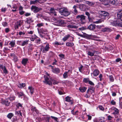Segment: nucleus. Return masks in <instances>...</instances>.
<instances>
[{
	"instance_id": "obj_1",
	"label": "nucleus",
	"mask_w": 122,
	"mask_h": 122,
	"mask_svg": "<svg viewBox=\"0 0 122 122\" xmlns=\"http://www.w3.org/2000/svg\"><path fill=\"white\" fill-rule=\"evenodd\" d=\"M37 29L40 37L43 38L44 37V38H46L47 39H50L49 36L47 35L48 30H47L42 28H38Z\"/></svg>"
},
{
	"instance_id": "obj_2",
	"label": "nucleus",
	"mask_w": 122,
	"mask_h": 122,
	"mask_svg": "<svg viewBox=\"0 0 122 122\" xmlns=\"http://www.w3.org/2000/svg\"><path fill=\"white\" fill-rule=\"evenodd\" d=\"M44 77L45 78V81H43L44 83L49 85L51 86L52 84H57L58 82L55 80L52 79H49L47 76L44 75Z\"/></svg>"
},
{
	"instance_id": "obj_3",
	"label": "nucleus",
	"mask_w": 122,
	"mask_h": 122,
	"mask_svg": "<svg viewBox=\"0 0 122 122\" xmlns=\"http://www.w3.org/2000/svg\"><path fill=\"white\" fill-rule=\"evenodd\" d=\"M48 44H47L45 47L43 46H40V50L42 51L43 53H46L47 52L49 51L50 47Z\"/></svg>"
},
{
	"instance_id": "obj_4",
	"label": "nucleus",
	"mask_w": 122,
	"mask_h": 122,
	"mask_svg": "<svg viewBox=\"0 0 122 122\" xmlns=\"http://www.w3.org/2000/svg\"><path fill=\"white\" fill-rule=\"evenodd\" d=\"M61 15L66 16L70 15L71 13L66 8L64 7L61 8Z\"/></svg>"
},
{
	"instance_id": "obj_5",
	"label": "nucleus",
	"mask_w": 122,
	"mask_h": 122,
	"mask_svg": "<svg viewBox=\"0 0 122 122\" xmlns=\"http://www.w3.org/2000/svg\"><path fill=\"white\" fill-rule=\"evenodd\" d=\"M101 14L102 16V19H108L109 18V14L107 12L105 11H101Z\"/></svg>"
},
{
	"instance_id": "obj_6",
	"label": "nucleus",
	"mask_w": 122,
	"mask_h": 122,
	"mask_svg": "<svg viewBox=\"0 0 122 122\" xmlns=\"http://www.w3.org/2000/svg\"><path fill=\"white\" fill-rule=\"evenodd\" d=\"M76 18L80 20L82 24L85 23V16L83 15H78L76 16Z\"/></svg>"
},
{
	"instance_id": "obj_7",
	"label": "nucleus",
	"mask_w": 122,
	"mask_h": 122,
	"mask_svg": "<svg viewBox=\"0 0 122 122\" xmlns=\"http://www.w3.org/2000/svg\"><path fill=\"white\" fill-rule=\"evenodd\" d=\"M31 10L34 13H36L41 10L42 9L41 8H39L36 5H32L31 8Z\"/></svg>"
},
{
	"instance_id": "obj_8",
	"label": "nucleus",
	"mask_w": 122,
	"mask_h": 122,
	"mask_svg": "<svg viewBox=\"0 0 122 122\" xmlns=\"http://www.w3.org/2000/svg\"><path fill=\"white\" fill-rule=\"evenodd\" d=\"M117 18H116L114 20H116L115 23L117 24V23L119 20L122 21V10L121 11V12L120 14H118L117 15Z\"/></svg>"
},
{
	"instance_id": "obj_9",
	"label": "nucleus",
	"mask_w": 122,
	"mask_h": 122,
	"mask_svg": "<svg viewBox=\"0 0 122 122\" xmlns=\"http://www.w3.org/2000/svg\"><path fill=\"white\" fill-rule=\"evenodd\" d=\"M29 41L28 40H26L22 41H18V44L22 46H24L28 44Z\"/></svg>"
},
{
	"instance_id": "obj_10",
	"label": "nucleus",
	"mask_w": 122,
	"mask_h": 122,
	"mask_svg": "<svg viewBox=\"0 0 122 122\" xmlns=\"http://www.w3.org/2000/svg\"><path fill=\"white\" fill-rule=\"evenodd\" d=\"M89 21L90 22H93V23L98 24L100 23L103 21V20L102 19H99L98 20L96 21H93L92 19L90 17L88 18Z\"/></svg>"
},
{
	"instance_id": "obj_11",
	"label": "nucleus",
	"mask_w": 122,
	"mask_h": 122,
	"mask_svg": "<svg viewBox=\"0 0 122 122\" xmlns=\"http://www.w3.org/2000/svg\"><path fill=\"white\" fill-rule=\"evenodd\" d=\"M23 22V21L21 20L17 21L15 24L14 27L15 29L16 30L18 29L19 27H20L22 25Z\"/></svg>"
},
{
	"instance_id": "obj_12",
	"label": "nucleus",
	"mask_w": 122,
	"mask_h": 122,
	"mask_svg": "<svg viewBox=\"0 0 122 122\" xmlns=\"http://www.w3.org/2000/svg\"><path fill=\"white\" fill-rule=\"evenodd\" d=\"M70 37H71V40L70 41H73L74 40L73 37L71 36L69 34H68L66 35L65 37L63 38L62 39V40L64 41H65Z\"/></svg>"
},
{
	"instance_id": "obj_13",
	"label": "nucleus",
	"mask_w": 122,
	"mask_h": 122,
	"mask_svg": "<svg viewBox=\"0 0 122 122\" xmlns=\"http://www.w3.org/2000/svg\"><path fill=\"white\" fill-rule=\"evenodd\" d=\"M34 20L31 18L28 17L26 18V20L25 21L26 22L27 24H29V26L28 27V28H30V23H31Z\"/></svg>"
},
{
	"instance_id": "obj_14",
	"label": "nucleus",
	"mask_w": 122,
	"mask_h": 122,
	"mask_svg": "<svg viewBox=\"0 0 122 122\" xmlns=\"http://www.w3.org/2000/svg\"><path fill=\"white\" fill-rule=\"evenodd\" d=\"M120 21H121L119 20L117 23V24H116L115 23V22H116V20H113L111 22L113 25L116 26V25H118L119 26L122 27V22H120Z\"/></svg>"
},
{
	"instance_id": "obj_15",
	"label": "nucleus",
	"mask_w": 122,
	"mask_h": 122,
	"mask_svg": "<svg viewBox=\"0 0 122 122\" xmlns=\"http://www.w3.org/2000/svg\"><path fill=\"white\" fill-rule=\"evenodd\" d=\"M8 99H6L5 100H2V103L3 104H5L6 106H9L10 102L8 101Z\"/></svg>"
},
{
	"instance_id": "obj_16",
	"label": "nucleus",
	"mask_w": 122,
	"mask_h": 122,
	"mask_svg": "<svg viewBox=\"0 0 122 122\" xmlns=\"http://www.w3.org/2000/svg\"><path fill=\"white\" fill-rule=\"evenodd\" d=\"M50 12L49 14L50 15L54 14L55 16L56 15V14L55 12V10L53 8H51L49 10Z\"/></svg>"
},
{
	"instance_id": "obj_17",
	"label": "nucleus",
	"mask_w": 122,
	"mask_h": 122,
	"mask_svg": "<svg viewBox=\"0 0 122 122\" xmlns=\"http://www.w3.org/2000/svg\"><path fill=\"white\" fill-rule=\"evenodd\" d=\"M71 98L69 96H67L66 97V101L70 102L71 104H72L73 103V101L71 99Z\"/></svg>"
},
{
	"instance_id": "obj_18",
	"label": "nucleus",
	"mask_w": 122,
	"mask_h": 122,
	"mask_svg": "<svg viewBox=\"0 0 122 122\" xmlns=\"http://www.w3.org/2000/svg\"><path fill=\"white\" fill-rule=\"evenodd\" d=\"M52 68V71L54 73H58L60 71V70L58 68H53V67L51 65L49 66Z\"/></svg>"
},
{
	"instance_id": "obj_19",
	"label": "nucleus",
	"mask_w": 122,
	"mask_h": 122,
	"mask_svg": "<svg viewBox=\"0 0 122 122\" xmlns=\"http://www.w3.org/2000/svg\"><path fill=\"white\" fill-rule=\"evenodd\" d=\"M96 27V25L93 24H91L88 27V28L90 30H92L94 29Z\"/></svg>"
},
{
	"instance_id": "obj_20",
	"label": "nucleus",
	"mask_w": 122,
	"mask_h": 122,
	"mask_svg": "<svg viewBox=\"0 0 122 122\" xmlns=\"http://www.w3.org/2000/svg\"><path fill=\"white\" fill-rule=\"evenodd\" d=\"M28 59L26 58H23L22 59L21 63L24 66H25L28 61Z\"/></svg>"
},
{
	"instance_id": "obj_21",
	"label": "nucleus",
	"mask_w": 122,
	"mask_h": 122,
	"mask_svg": "<svg viewBox=\"0 0 122 122\" xmlns=\"http://www.w3.org/2000/svg\"><path fill=\"white\" fill-rule=\"evenodd\" d=\"M87 89V88L85 87H80L79 89L80 91L81 92H85Z\"/></svg>"
},
{
	"instance_id": "obj_22",
	"label": "nucleus",
	"mask_w": 122,
	"mask_h": 122,
	"mask_svg": "<svg viewBox=\"0 0 122 122\" xmlns=\"http://www.w3.org/2000/svg\"><path fill=\"white\" fill-rule=\"evenodd\" d=\"M68 72H69L70 74H71L72 73V71L69 70L67 72H65L63 75V77L64 78H65L68 77Z\"/></svg>"
},
{
	"instance_id": "obj_23",
	"label": "nucleus",
	"mask_w": 122,
	"mask_h": 122,
	"mask_svg": "<svg viewBox=\"0 0 122 122\" xmlns=\"http://www.w3.org/2000/svg\"><path fill=\"white\" fill-rule=\"evenodd\" d=\"M99 73V71L97 70H95L93 73V74L94 76H97L98 75Z\"/></svg>"
},
{
	"instance_id": "obj_24",
	"label": "nucleus",
	"mask_w": 122,
	"mask_h": 122,
	"mask_svg": "<svg viewBox=\"0 0 122 122\" xmlns=\"http://www.w3.org/2000/svg\"><path fill=\"white\" fill-rule=\"evenodd\" d=\"M40 1V0H35V1L31 0L30 1V4H36L37 3H39Z\"/></svg>"
},
{
	"instance_id": "obj_25",
	"label": "nucleus",
	"mask_w": 122,
	"mask_h": 122,
	"mask_svg": "<svg viewBox=\"0 0 122 122\" xmlns=\"http://www.w3.org/2000/svg\"><path fill=\"white\" fill-rule=\"evenodd\" d=\"M9 45H10L11 47H13L15 45V41H12L10 42Z\"/></svg>"
},
{
	"instance_id": "obj_26",
	"label": "nucleus",
	"mask_w": 122,
	"mask_h": 122,
	"mask_svg": "<svg viewBox=\"0 0 122 122\" xmlns=\"http://www.w3.org/2000/svg\"><path fill=\"white\" fill-rule=\"evenodd\" d=\"M111 31V30L110 28H105L102 29V31L105 32H110Z\"/></svg>"
},
{
	"instance_id": "obj_27",
	"label": "nucleus",
	"mask_w": 122,
	"mask_h": 122,
	"mask_svg": "<svg viewBox=\"0 0 122 122\" xmlns=\"http://www.w3.org/2000/svg\"><path fill=\"white\" fill-rule=\"evenodd\" d=\"M67 27L69 28H71L76 29L78 28L79 26H77L75 25H68Z\"/></svg>"
},
{
	"instance_id": "obj_28",
	"label": "nucleus",
	"mask_w": 122,
	"mask_h": 122,
	"mask_svg": "<svg viewBox=\"0 0 122 122\" xmlns=\"http://www.w3.org/2000/svg\"><path fill=\"white\" fill-rule=\"evenodd\" d=\"M17 94L19 97H20L21 96H25V94L23 92H18L17 93Z\"/></svg>"
},
{
	"instance_id": "obj_29",
	"label": "nucleus",
	"mask_w": 122,
	"mask_h": 122,
	"mask_svg": "<svg viewBox=\"0 0 122 122\" xmlns=\"http://www.w3.org/2000/svg\"><path fill=\"white\" fill-rule=\"evenodd\" d=\"M66 45L68 46L72 47L74 45V44L72 42H67L66 44Z\"/></svg>"
},
{
	"instance_id": "obj_30",
	"label": "nucleus",
	"mask_w": 122,
	"mask_h": 122,
	"mask_svg": "<svg viewBox=\"0 0 122 122\" xmlns=\"http://www.w3.org/2000/svg\"><path fill=\"white\" fill-rule=\"evenodd\" d=\"M28 89L30 90L31 94H33L34 91V88L32 86H29L28 87Z\"/></svg>"
},
{
	"instance_id": "obj_31",
	"label": "nucleus",
	"mask_w": 122,
	"mask_h": 122,
	"mask_svg": "<svg viewBox=\"0 0 122 122\" xmlns=\"http://www.w3.org/2000/svg\"><path fill=\"white\" fill-rule=\"evenodd\" d=\"M13 116V114L12 113H10L8 114L7 116V117L10 119H11Z\"/></svg>"
},
{
	"instance_id": "obj_32",
	"label": "nucleus",
	"mask_w": 122,
	"mask_h": 122,
	"mask_svg": "<svg viewBox=\"0 0 122 122\" xmlns=\"http://www.w3.org/2000/svg\"><path fill=\"white\" fill-rule=\"evenodd\" d=\"M15 96H12L10 97H9L8 98V99H9L10 101H12L13 100H15Z\"/></svg>"
},
{
	"instance_id": "obj_33",
	"label": "nucleus",
	"mask_w": 122,
	"mask_h": 122,
	"mask_svg": "<svg viewBox=\"0 0 122 122\" xmlns=\"http://www.w3.org/2000/svg\"><path fill=\"white\" fill-rule=\"evenodd\" d=\"M114 112H113V114L116 115L118 114L119 113V110L117 108L115 109L114 110Z\"/></svg>"
},
{
	"instance_id": "obj_34",
	"label": "nucleus",
	"mask_w": 122,
	"mask_h": 122,
	"mask_svg": "<svg viewBox=\"0 0 122 122\" xmlns=\"http://www.w3.org/2000/svg\"><path fill=\"white\" fill-rule=\"evenodd\" d=\"M66 25V21L61 20V26L64 27Z\"/></svg>"
},
{
	"instance_id": "obj_35",
	"label": "nucleus",
	"mask_w": 122,
	"mask_h": 122,
	"mask_svg": "<svg viewBox=\"0 0 122 122\" xmlns=\"http://www.w3.org/2000/svg\"><path fill=\"white\" fill-rule=\"evenodd\" d=\"M31 110L32 112L35 111L36 113L38 112V111L35 107H31Z\"/></svg>"
},
{
	"instance_id": "obj_36",
	"label": "nucleus",
	"mask_w": 122,
	"mask_h": 122,
	"mask_svg": "<svg viewBox=\"0 0 122 122\" xmlns=\"http://www.w3.org/2000/svg\"><path fill=\"white\" fill-rule=\"evenodd\" d=\"M44 118V122H49V120L50 118V117H45Z\"/></svg>"
},
{
	"instance_id": "obj_37",
	"label": "nucleus",
	"mask_w": 122,
	"mask_h": 122,
	"mask_svg": "<svg viewBox=\"0 0 122 122\" xmlns=\"http://www.w3.org/2000/svg\"><path fill=\"white\" fill-rule=\"evenodd\" d=\"M25 83H22L20 84L18 86L20 88H22L25 87Z\"/></svg>"
},
{
	"instance_id": "obj_38",
	"label": "nucleus",
	"mask_w": 122,
	"mask_h": 122,
	"mask_svg": "<svg viewBox=\"0 0 122 122\" xmlns=\"http://www.w3.org/2000/svg\"><path fill=\"white\" fill-rule=\"evenodd\" d=\"M87 54L88 55L91 56H94L93 55V53L92 52H91L89 51H88L87 52Z\"/></svg>"
},
{
	"instance_id": "obj_39",
	"label": "nucleus",
	"mask_w": 122,
	"mask_h": 122,
	"mask_svg": "<svg viewBox=\"0 0 122 122\" xmlns=\"http://www.w3.org/2000/svg\"><path fill=\"white\" fill-rule=\"evenodd\" d=\"M3 70L4 73H5V74H8V71L6 68L5 66H4V69Z\"/></svg>"
},
{
	"instance_id": "obj_40",
	"label": "nucleus",
	"mask_w": 122,
	"mask_h": 122,
	"mask_svg": "<svg viewBox=\"0 0 122 122\" xmlns=\"http://www.w3.org/2000/svg\"><path fill=\"white\" fill-rule=\"evenodd\" d=\"M44 25V24L42 23L38 24H37V26L38 27V28H41V26H42Z\"/></svg>"
},
{
	"instance_id": "obj_41",
	"label": "nucleus",
	"mask_w": 122,
	"mask_h": 122,
	"mask_svg": "<svg viewBox=\"0 0 122 122\" xmlns=\"http://www.w3.org/2000/svg\"><path fill=\"white\" fill-rule=\"evenodd\" d=\"M77 8V6L75 5H74L73 7V8L74 9V11L75 13H77L78 12L77 11L76 9Z\"/></svg>"
},
{
	"instance_id": "obj_42",
	"label": "nucleus",
	"mask_w": 122,
	"mask_h": 122,
	"mask_svg": "<svg viewBox=\"0 0 122 122\" xmlns=\"http://www.w3.org/2000/svg\"><path fill=\"white\" fill-rule=\"evenodd\" d=\"M109 78L110 81L111 82H113L114 81V79L113 76L112 75L110 76H109Z\"/></svg>"
},
{
	"instance_id": "obj_43",
	"label": "nucleus",
	"mask_w": 122,
	"mask_h": 122,
	"mask_svg": "<svg viewBox=\"0 0 122 122\" xmlns=\"http://www.w3.org/2000/svg\"><path fill=\"white\" fill-rule=\"evenodd\" d=\"M89 78H84L83 79V81L85 83H87L89 82Z\"/></svg>"
},
{
	"instance_id": "obj_44",
	"label": "nucleus",
	"mask_w": 122,
	"mask_h": 122,
	"mask_svg": "<svg viewBox=\"0 0 122 122\" xmlns=\"http://www.w3.org/2000/svg\"><path fill=\"white\" fill-rule=\"evenodd\" d=\"M33 49V45L32 44H31L29 46V48H28V50L29 51H31Z\"/></svg>"
},
{
	"instance_id": "obj_45",
	"label": "nucleus",
	"mask_w": 122,
	"mask_h": 122,
	"mask_svg": "<svg viewBox=\"0 0 122 122\" xmlns=\"http://www.w3.org/2000/svg\"><path fill=\"white\" fill-rule=\"evenodd\" d=\"M73 115H77V113L78 112V111H76L75 112H74L73 110H72L71 111Z\"/></svg>"
},
{
	"instance_id": "obj_46",
	"label": "nucleus",
	"mask_w": 122,
	"mask_h": 122,
	"mask_svg": "<svg viewBox=\"0 0 122 122\" xmlns=\"http://www.w3.org/2000/svg\"><path fill=\"white\" fill-rule=\"evenodd\" d=\"M86 3L89 5H91L92 6L94 4L92 2L89 1H87Z\"/></svg>"
},
{
	"instance_id": "obj_47",
	"label": "nucleus",
	"mask_w": 122,
	"mask_h": 122,
	"mask_svg": "<svg viewBox=\"0 0 122 122\" xmlns=\"http://www.w3.org/2000/svg\"><path fill=\"white\" fill-rule=\"evenodd\" d=\"M25 34V33L24 32L20 31L19 33V34L20 36H23Z\"/></svg>"
},
{
	"instance_id": "obj_48",
	"label": "nucleus",
	"mask_w": 122,
	"mask_h": 122,
	"mask_svg": "<svg viewBox=\"0 0 122 122\" xmlns=\"http://www.w3.org/2000/svg\"><path fill=\"white\" fill-rule=\"evenodd\" d=\"M90 92L92 93H93L94 92V89L92 87L90 88Z\"/></svg>"
},
{
	"instance_id": "obj_49",
	"label": "nucleus",
	"mask_w": 122,
	"mask_h": 122,
	"mask_svg": "<svg viewBox=\"0 0 122 122\" xmlns=\"http://www.w3.org/2000/svg\"><path fill=\"white\" fill-rule=\"evenodd\" d=\"M83 67V66L82 65H81L80 67H79V70L80 72H82L83 71V70H82V69Z\"/></svg>"
},
{
	"instance_id": "obj_50",
	"label": "nucleus",
	"mask_w": 122,
	"mask_h": 122,
	"mask_svg": "<svg viewBox=\"0 0 122 122\" xmlns=\"http://www.w3.org/2000/svg\"><path fill=\"white\" fill-rule=\"evenodd\" d=\"M85 14L88 17V18L90 17V13L86 11L85 12Z\"/></svg>"
},
{
	"instance_id": "obj_51",
	"label": "nucleus",
	"mask_w": 122,
	"mask_h": 122,
	"mask_svg": "<svg viewBox=\"0 0 122 122\" xmlns=\"http://www.w3.org/2000/svg\"><path fill=\"white\" fill-rule=\"evenodd\" d=\"M43 16L42 15L40 14H38L36 15V17L38 18H40Z\"/></svg>"
},
{
	"instance_id": "obj_52",
	"label": "nucleus",
	"mask_w": 122,
	"mask_h": 122,
	"mask_svg": "<svg viewBox=\"0 0 122 122\" xmlns=\"http://www.w3.org/2000/svg\"><path fill=\"white\" fill-rule=\"evenodd\" d=\"M35 41L36 42V43H40V42L41 41V40L39 38H38V39H36Z\"/></svg>"
},
{
	"instance_id": "obj_53",
	"label": "nucleus",
	"mask_w": 122,
	"mask_h": 122,
	"mask_svg": "<svg viewBox=\"0 0 122 122\" xmlns=\"http://www.w3.org/2000/svg\"><path fill=\"white\" fill-rule=\"evenodd\" d=\"M7 23L6 22H3L2 23V25L4 27L6 26H7Z\"/></svg>"
},
{
	"instance_id": "obj_54",
	"label": "nucleus",
	"mask_w": 122,
	"mask_h": 122,
	"mask_svg": "<svg viewBox=\"0 0 122 122\" xmlns=\"http://www.w3.org/2000/svg\"><path fill=\"white\" fill-rule=\"evenodd\" d=\"M76 2L79 3V2H83L84 1V0H75Z\"/></svg>"
},
{
	"instance_id": "obj_55",
	"label": "nucleus",
	"mask_w": 122,
	"mask_h": 122,
	"mask_svg": "<svg viewBox=\"0 0 122 122\" xmlns=\"http://www.w3.org/2000/svg\"><path fill=\"white\" fill-rule=\"evenodd\" d=\"M113 118V117H112L110 115H109L107 116V119L108 120H111V119Z\"/></svg>"
},
{
	"instance_id": "obj_56",
	"label": "nucleus",
	"mask_w": 122,
	"mask_h": 122,
	"mask_svg": "<svg viewBox=\"0 0 122 122\" xmlns=\"http://www.w3.org/2000/svg\"><path fill=\"white\" fill-rule=\"evenodd\" d=\"M6 10V9L5 8H2L1 9V11L5 12Z\"/></svg>"
},
{
	"instance_id": "obj_57",
	"label": "nucleus",
	"mask_w": 122,
	"mask_h": 122,
	"mask_svg": "<svg viewBox=\"0 0 122 122\" xmlns=\"http://www.w3.org/2000/svg\"><path fill=\"white\" fill-rule=\"evenodd\" d=\"M51 117L53 119H54L57 122H58L57 120L58 118L56 117H55L52 116H51Z\"/></svg>"
},
{
	"instance_id": "obj_58",
	"label": "nucleus",
	"mask_w": 122,
	"mask_h": 122,
	"mask_svg": "<svg viewBox=\"0 0 122 122\" xmlns=\"http://www.w3.org/2000/svg\"><path fill=\"white\" fill-rule=\"evenodd\" d=\"M86 29V28L84 27H82L81 28H80L78 29V30H85Z\"/></svg>"
},
{
	"instance_id": "obj_59",
	"label": "nucleus",
	"mask_w": 122,
	"mask_h": 122,
	"mask_svg": "<svg viewBox=\"0 0 122 122\" xmlns=\"http://www.w3.org/2000/svg\"><path fill=\"white\" fill-rule=\"evenodd\" d=\"M110 103L112 104L113 105H115L116 104V102L114 101V100H113L111 101Z\"/></svg>"
},
{
	"instance_id": "obj_60",
	"label": "nucleus",
	"mask_w": 122,
	"mask_h": 122,
	"mask_svg": "<svg viewBox=\"0 0 122 122\" xmlns=\"http://www.w3.org/2000/svg\"><path fill=\"white\" fill-rule=\"evenodd\" d=\"M10 30V29L9 28H7L5 29V31L6 33H8Z\"/></svg>"
},
{
	"instance_id": "obj_61",
	"label": "nucleus",
	"mask_w": 122,
	"mask_h": 122,
	"mask_svg": "<svg viewBox=\"0 0 122 122\" xmlns=\"http://www.w3.org/2000/svg\"><path fill=\"white\" fill-rule=\"evenodd\" d=\"M88 83L90 85L94 86V83L91 81H89Z\"/></svg>"
},
{
	"instance_id": "obj_62",
	"label": "nucleus",
	"mask_w": 122,
	"mask_h": 122,
	"mask_svg": "<svg viewBox=\"0 0 122 122\" xmlns=\"http://www.w3.org/2000/svg\"><path fill=\"white\" fill-rule=\"evenodd\" d=\"M13 57L15 61H17V57L15 55V56Z\"/></svg>"
},
{
	"instance_id": "obj_63",
	"label": "nucleus",
	"mask_w": 122,
	"mask_h": 122,
	"mask_svg": "<svg viewBox=\"0 0 122 122\" xmlns=\"http://www.w3.org/2000/svg\"><path fill=\"white\" fill-rule=\"evenodd\" d=\"M25 12V11H22V10L20 11H19V12L20 14V15H23L24 13Z\"/></svg>"
},
{
	"instance_id": "obj_64",
	"label": "nucleus",
	"mask_w": 122,
	"mask_h": 122,
	"mask_svg": "<svg viewBox=\"0 0 122 122\" xmlns=\"http://www.w3.org/2000/svg\"><path fill=\"white\" fill-rule=\"evenodd\" d=\"M17 120V118L16 117L13 118L12 119V122H14Z\"/></svg>"
}]
</instances>
